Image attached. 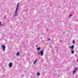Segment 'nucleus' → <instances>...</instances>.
Here are the masks:
<instances>
[{"mask_svg":"<svg viewBox=\"0 0 78 78\" xmlns=\"http://www.w3.org/2000/svg\"><path fill=\"white\" fill-rule=\"evenodd\" d=\"M19 3H18L17 4V5L15 11V12L14 13V17L18 15V12H17V10H18V8H19Z\"/></svg>","mask_w":78,"mask_h":78,"instance_id":"f257e3e1","label":"nucleus"},{"mask_svg":"<svg viewBox=\"0 0 78 78\" xmlns=\"http://www.w3.org/2000/svg\"><path fill=\"white\" fill-rule=\"evenodd\" d=\"M37 55H41V56H42L44 55V51L42 50L39 52H38Z\"/></svg>","mask_w":78,"mask_h":78,"instance_id":"f03ea898","label":"nucleus"},{"mask_svg":"<svg viewBox=\"0 0 78 78\" xmlns=\"http://www.w3.org/2000/svg\"><path fill=\"white\" fill-rule=\"evenodd\" d=\"M2 48L3 49V51H5V45H2Z\"/></svg>","mask_w":78,"mask_h":78,"instance_id":"7ed1b4c3","label":"nucleus"},{"mask_svg":"<svg viewBox=\"0 0 78 78\" xmlns=\"http://www.w3.org/2000/svg\"><path fill=\"white\" fill-rule=\"evenodd\" d=\"M9 67L11 68L12 67V62H10L9 64Z\"/></svg>","mask_w":78,"mask_h":78,"instance_id":"20e7f679","label":"nucleus"},{"mask_svg":"<svg viewBox=\"0 0 78 78\" xmlns=\"http://www.w3.org/2000/svg\"><path fill=\"white\" fill-rule=\"evenodd\" d=\"M69 48H71L72 50H73L74 48V46L73 45H72L71 46H70Z\"/></svg>","mask_w":78,"mask_h":78,"instance_id":"39448f33","label":"nucleus"},{"mask_svg":"<svg viewBox=\"0 0 78 78\" xmlns=\"http://www.w3.org/2000/svg\"><path fill=\"white\" fill-rule=\"evenodd\" d=\"M77 69H78L77 68H76L75 69V70L73 71V73H75V72H76V70H77Z\"/></svg>","mask_w":78,"mask_h":78,"instance_id":"423d86ee","label":"nucleus"},{"mask_svg":"<svg viewBox=\"0 0 78 78\" xmlns=\"http://www.w3.org/2000/svg\"><path fill=\"white\" fill-rule=\"evenodd\" d=\"M37 61V59H36V60L34 61V64H35L36 63Z\"/></svg>","mask_w":78,"mask_h":78,"instance_id":"0eeeda50","label":"nucleus"},{"mask_svg":"<svg viewBox=\"0 0 78 78\" xmlns=\"http://www.w3.org/2000/svg\"><path fill=\"white\" fill-rule=\"evenodd\" d=\"M71 52L72 54H73V53H74V51L73 50H71Z\"/></svg>","mask_w":78,"mask_h":78,"instance_id":"6e6552de","label":"nucleus"},{"mask_svg":"<svg viewBox=\"0 0 78 78\" xmlns=\"http://www.w3.org/2000/svg\"><path fill=\"white\" fill-rule=\"evenodd\" d=\"M20 54H19V52H18L17 53H16V55L17 56H19V55Z\"/></svg>","mask_w":78,"mask_h":78,"instance_id":"1a4fd4ad","label":"nucleus"},{"mask_svg":"<svg viewBox=\"0 0 78 78\" xmlns=\"http://www.w3.org/2000/svg\"><path fill=\"white\" fill-rule=\"evenodd\" d=\"M41 48H37V50L38 51H39V50H40V49H41Z\"/></svg>","mask_w":78,"mask_h":78,"instance_id":"9d476101","label":"nucleus"},{"mask_svg":"<svg viewBox=\"0 0 78 78\" xmlns=\"http://www.w3.org/2000/svg\"><path fill=\"white\" fill-rule=\"evenodd\" d=\"M73 44H75V41L74 40H73Z\"/></svg>","mask_w":78,"mask_h":78,"instance_id":"9b49d317","label":"nucleus"},{"mask_svg":"<svg viewBox=\"0 0 78 78\" xmlns=\"http://www.w3.org/2000/svg\"><path fill=\"white\" fill-rule=\"evenodd\" d=\"M37 75L39 76V75H40V73H37Z\"/></svg>","mask_w":78,"mask_h":78,"instance_id":"f8f14e48","label":"nucleus"},{"mask_svg":"<svg viewBox=\"0 0 78 78\" xmlns=\"http://www.w3.org/2000/svg\"><path fill=\"white\" fill-rule=\"evenodd\" d=\"M72 15H69V17H71V16H72Z\"/></svg>","mask_w":78,"mask_h":78,"instance_id":"ddd939ff","label":"nucleus"},{"mask_svg":"<svg viewBox=\"0 0 78 78\" xmlns=\"http://www.w3.org/2000/svg\"><path fill=\"white\" fill-rule=\"evenodd\" d=\"M6 17H4V19H6Z\"/></svg>","mask_w":78,"mask_h":78,"instance_id":"4468645a","label":"nucleus"},{"mask_svg":"<svg viewBox=\"0 0 78 78\" xmlns=\"http://www.w3.org/2000/svg\"><path fill=\"white\" fill-rule=\"evenodd\" d=\"M48 40H49V41H50V40H51L50 38H49L48 39Z\"/></svg>","mask_w":78,"mask_h":78,"instance_id":"2eb2a0df","label":"nucleus"},{"mask_svg":"<svg viewBox=\"0 0 78 78\" xmlns=\"http://www.w3.org/2000/svg\"><path fill=\"white\" fill-rule=\"evenodd\" d=\"M0 25H1V22H0Z\"/></svg>","mask_w":78,"mask_h":78,"instance_id":"dca6fc26","label":"nucleus"},{"mask_svg":"<svg viewBox=\"0 0 78 78\" xmlns=\"http://www.w3.org/2000/svg\"><path fill=\"white\" fill-rule=\"evenodd\" d=\"M36 47H37V45H36Z\"/></svg>","mask_w":78,"mask_h":78,"instance_id":"f3484780","label":"nucleus"}]
</instances>
